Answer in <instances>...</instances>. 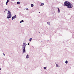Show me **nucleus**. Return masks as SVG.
I'll use <instances>...</instances> for the list:
<instances>
[{
  "mask_svg": "<svg viewBox=\"0 0 74 74\" xmlns=\"http://www.w3.org/2000/svg\"><path fill=\"white\" fill-rule=\"evenodd\" d=\"M64 6H67V7L68 8H72L73 7V5H72L70 2L68 1H66L64 3Z\"/></svg>",
  "mask_w": 74,
  "mask_h": 74,
  "instance_id": "f257e3e1",
  "label": "nucleus"
},
{
  "mask_svg": "<svg viewBox=\"0 0 74 74\" xmlns=\"http://www.w3.org/2000/svg\"><path fill=\"white\" fill-rule=\"evenodd\" d=\"M26 43H24L23 44V48H25L26 46Z\"/></svg>",
  "mask_w": 74,
  "mask_h": 74,
  "instance_id": "f03ea898",
  "label": "nucleus"
},
{
  "mask_svg": "<svg viewBox=\"0 0 74 74\" xmlns=\"http://www.w3.org/2000/svg\"><path fill=\"white\" fill-rule=\"evenodd\" d=\"M23 53H26V49H25V48H23Z\"/></svg>",
  "mask_w": 74,
  "mask_h": 74,
  "instance_id": "7ed1b4c3",
  "label": "nucleus"
},
{
  "mask_svg": "<svg viewBox=\"0 0 74 74\" xmlns=\"http://www.w3.org/2000/svg\"><path fill=\"white\" fill-rule=\"evenodd\" d=\"M10 18H11V15L10 14H8L7 16V18L8 19H9Z\"/></svg>",
  "mask_w": 74,
  "mask_h": 74,
  "instance_id": "20e7f679",
  "label": "nucleus"
},
{
  "mask_svg": "<svg viewBox=\"0 0 74 74\" xmlns=\"http://www.w3.org/2000/svg\"><path fill=\"white\" fill-rule=\"evenodd\" d=\"M16 18V15H15V16H13L12 18V20H13V19H15V18Z\"/></svg>",
  "mask_w": 74,
  "mask_h": 74,
  "instance_id": "39448f33",
  "label": "nucleus"
},
{
  "mask_svg": "<svg viewBox=\"0 0 74 74\" xmlns=\"http://www.w3.org/2000/svg\"><path fill=\"white\" fill-rule=\"evenodd\" d=\"M8 15H11V12H10V11L9 10H8Z\"/></svg>",
  "mask_w": 74,
  "mask_h": 74,
  "instance_id": "423d86ee",
  "label": "nucleus"
},
{
  "mask_svg": "<svg viewBox=\"0 0 74 74\" xmlns=\"http://www.w3.org/2000/svg\"><path fill=\"white\" fill-rule=\"evenodd\" d=\"M26 58L27 59V58H29V55H27L26 56Z\"/></svg>",
  "mask_w": 74,
  "mask_h": 74,
  "instance_id": "0eeeda50",
  "label": "nucleus"
},
{
  "mask_svg": "<svg viewBox=\"0 0 74 74\" xmlns=\"http://www.w3.org/2000/svg\"><path fill=\"white\" fill-rule=\"evenodd\" d=\"M33 6H34V5L33 4H32L31 5V7H33Z\"/></svg>",
  "mask_w": 74,
  "mask_h": 74,
  "instance_id": "6e6552de",
  "label": "nucleus"
},
{
  "mask_svg": "<svg viewBox=\"0 0 74 74\" xmlns=\"http://www.w3.org/2000/svg\"><path fill=\"white\" fill-rule=\"evenodd\" d=\"M56 67H59V65H58V64H56Z\"/></svg>",
  "mask_w": 74,
  "mask_h": 74,
  "instance_id": "1a4fd4ad",
  "label": "nucleus"
},
{
  "mask_svg": "<svg viewBox=\"0 0 74 74\" xmlns=\"http://www.w3.org/2000/svg\"><path fill=\"white\" fill-rule=\"evenodd\" d=\"M58 12L59 13L60 12V9H58Z\"/></svg>",
  "mask_w": 74,
  "mask_h": 74,
  "instance_id": "9d476101",
  "label": "nucleus"
},
{
  "mask_svg": "<svg viewBox=\"0 0 74 74\" xmlns=\"http://www.w3.org/2000/svg\"><path fill=\"white\" fill-rule=\"evenodd\" d=\"M24 22V21L23 20H22L20 21V23H22V22Z\"/></svg>",
  "mask_w": 74,
  "mask_h": 74,
  "instance_id": "9b49d317",
  "label": "nucleus"
},
{
  "mask_svg": "<svg viewBox=\"0 0 74 74\" xmlns=\"http://www.w3.org/2000/svg\"><path fill=\"white\" fill-rule=\"evenodd\" d=\"M44 5V3H42L40 5L41 6V5Z\"/></svg>",
  "mask_w": 74,
  "mask_h": 74,
  "instance_id": "f8f14e48",
  "label": "nucleus"
},
{
  "mask_svg": "<svg viewBox=\"0 0 74 74\" xmlns=\"http://www.w3.org/2000/svg\"><path fill=\"white\" fill-rule=\"evenodd\" d=\"M65 63H66V64H67V63H68V61H67V60L66 61Z\"/></svg>",
  "mask_w": 74,
  "mask_h": 74,
  "instance_id": "ddd939ff",
  "label": "nucleus"
},
{
  "mask_svg": "<svg viewBox=\"0 0 74 74\" xmlns=\"http://www.w3.org/2000/svg\"><path fill=\"white\" fill-rule=\"evenodd\" d=\"M9 1H10V0H7L6 3H8Z\"/></svg>",
  "mask_w": 74,
  "mask_h": 74,
  "instance_id": "4468645a",
  "label": "nucleus"
},
{
  "mask_svg": "<svg viewBox=\"0 0 74 74\" xmlns=\"http://www.w3.org/2000/svg\"><path fill=\"white\" fill-rule=\"evenodd\" d=\"M17 4H20V2H17Z\"/></svg>",
  "mask_w": 74,
  "mask_h": 74,
  "instance_id": "2eb2a0df",
  "label": "nucleus"
},
{
  "mask_svg": "<svg viewBox=\"0 0 74 74\" xmlns=\"http://www.w3.org/2000/svg\"><path fill=\"white\" fill-rule=\"evenodd\" d=\"M47 24H48L49 25H50V23L49 22H47Z\"/></svg>",
  "mask_w": 74,
  "mask_h": 74,
  "instance_id": "dca6fc26",
  "label": "nucleus"
},
{
  "mask_svg": "<svg viewBox=\"0 0 74 74\" xmlns=\"http://www.w3.org/2000/svg\"><path fill=\"white\" fill-rule=\"evenodd\" d=\"M32 40V38H30L29 39V41H31V40Z\"/></svg>",
  "mask_w": 74,
  "mask_h": 74,
  "instance_id": "f3484780",
  "label": "nucleus"
},
{
  "mask_svg": "<svg viewBox=\"0 0 74 74\" xmlns=\"http://www.w3.org/2000/svg\"><path fill=\"white\" fill-rule=\"evenodd\" d=\"M46 69V67H44V69L45 70Z\"/></svg>",
  "mask_w": 74,
  "mask_h": 74,
  "instance_id": "a211bd4d",
  "label": "nucleus"
},
{
  "mask_svg": "<svg viewBox=\"0 0 74 74\" xmlns=\"http://www.w3.org/2000/svg\"><path fill=\"white\" fill-rule=\"evenodd\" d=\"M5 11H7V9H5Z\"/></svg>",
  "mask_w": 74,
  "mask_h": 74,
  "instance_id": "6ab92c4d",
  "label": "nucleus"
},
{
  "mask_svg": "<svg viewBox=\"0 0 74 74\" xmlns=\"http://www.w3.org/2000/svg\"><path fill=\"white\" fill-rule=\"evenodd\" d=\"M3 55L4 56H5V54L4 53H3Z\"/></svg>",
  "mask_w": 74,
  "mask_h": 74,
  "instance_id": "aec40b11",
  "label": "nucleus"
},
{
  "mask_svg": "<svg viewBox=\"0 0 74 74\" xmlns=\"http://www.w3.org/2000/svg\"><path fill=\"white\" fill-rule=\"evenodd\" d=\"M25 10H29V9H28V8H26V9H25Z\"/></svg>",
  "mask_w": 74,
  "mask_h": 74,
  "instance_id": "412c9836",
  "label": "nucleus"
},
{
  "mask_svg": "<svg viewBox=\"0 0 74 74\" xmlns=\"http://www.w3.org/2000/svg\"><path fill=\"white\" fill-rule=\"evenodd\" d=\"M8 3H7V2H6V5H7Z\"/></svg>",
  "mask_w": 74,
  "mask_h": 74,
  "instance_id": "4be33fe9",
  "label": "nucleus"
},
{
  "mask_svg": "<svg viewBox=\"0 0 74 74\" xmlns=\"http://www.w3.org/2000/svg\"><path fill=\"white\" fill-rule=\"evenodd\" d=\"M28 45H29V43H28Z\"/></svg>",
  "mask_w": 74,
  "mask_h": 74,
  "instance_id": "5701e85b",
  "label": "nucleus"
},
{
  "mask_svg": "<svg viewBox=\"0 0 74 74\" xmlns=\"http://www.w3.org/2000/svg\"><path fill=\"white\" fill-rule=\"evenodd\" d=\"M57 8H58V9H59V8H58V7Z\"/></svg>",
  "mask_w": 74,
  "mask_h": 74,
  "instance_id": "b1692460",
  "label": "nucleus"
},
{
  "mask_svg": "<svg viewBox=\"0 0 74 74\" xmlns=\"http://www.w3.org/2000/svg\"><path fill=\"white\" fill-rule=\"evenodd\" d=\"M39 14H40V12H39Z\"/></svg>",
  "mask_w": 74,
  "mask_h": 74,
  "instance_id": "393cba45",
  "label": "nucleus"
},
{
  "mask_svg": "<svg viewBox=\"0 0 74 74\" xmlns=\"http://www.w3.org/2000/svg\"><path fill=\"white\" fill-rule=\"evenodd\" d=\"M1 68H0V70H1Z\"/></svg>",
  "mask_w": 74,
  "mask_h": 74,
  "instance_id": "a878e982",
  "label": "nucleus"
},
{
  "mask_svg": "<svg viewBox=\"0 0 74 74\" xmlns=\"http://www.w3.org/2000/svg\"><path fill=\"white\" fill-rule=\"evenodd\" d=\"M12 1H13L14 0H11Z\"/></svg>",
  "mask_w": 74,
  "mask_h": 74,
  "instance_id": "bb28decb",
  "label": "nucleus"
}]
</instances>
